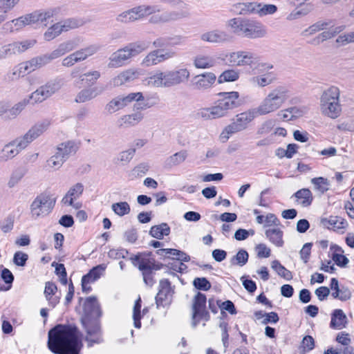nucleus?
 I'll return each mask as SVG.
<instances>
[{"instance_id": "f257e3e1", "label": "nucleus", "mask_w": 354, "mask_h": 354, "mask_svg": "<svg viewBox=\"0 0 354 354\" xmlns=\"http://www.w3.org/2000/svg\"><path fill=\"white\" fill-rule=\"evenodd\" d=\"M82 334L74 324H58L49 330L48 348L55 354H80Z\"/></svg>"}, {"instance_id": "f03ea898", "label": "nucleus", "mask_w": 354, "mask_h": 354, "mask_svg": "<svg viewBox=\"0 0 354 354\" xmlns=\"http://www.w3.org/2000/svg\"><path fill=\"white\" fill-rule=\"evenodd\" d=\"M102 311L97 297L91 296L85 299L83 305V313L80 318L81 324L86 332L85 340L88 346L103 342L102 328L100 318Z\"/></svg>"}, {"instance_id": "7ed1b4c3", "label": "nucleus", "mask_w": 354, "mask_h": 354, "mask_svg": "<svg viewBox=\"0 0 354 354\" xmlns=\"http://www.w3.org/2000/svg\"><path fill=\"white\" fill-rule=\"evenodd\" d=\"M217 95L220 98L214 102V105L201 109L197 113L199 117L205 120L220 118L227 115L229 111L241 105L237 91L221 92Z\"/></svg>"}, {"instance_id": "20e7f679", "label": "nucleus", "mask_w": 354, "mask_h": 354, "mask_svg": "<svg viewBox=\"0 0 354 354\" xmlns=\"http://www.w3.org/2000/svg\"><path fill=\"white\" fill-rule=\"evenodd\" d=\"M150 42L137 41L128 44L122 48L111 54L108 64L109 68H118L124 65L129 59L135 57L149 47Z\"/></svg>"}, {"instance_id": "39448f33", "label": "nucleus", "mask_w": 354, "mask_h": 354, "mask_svg": "<svg viewBox=\"0 0 354 354\" xmlns=\"http://www.w3.org/2000/svg\"><path fill=\"white\" fill-rule=\"evenodd\" d=\"M288 92L284 86H278L272 90L256 109L259 115H266L279 109L288 98Z\"/></svg>"}, {"instance_id": "423d86ee", "label": "nucleus", "mask_w": 354, "mask_h": 354, "mask_svg": "<svg viewBox=\"0 0 354 354\" xmlns=\"http://www.w3.org/2000/svg\"><path fill=\"white\" fill-rule=\"evenodd\" d=\"M259 115L256 109L239 113L236 115L233 122L227 125L221 134V138H225V142L229 138V135L242 131L246 129L249 124Z\"/></svg>"}, {"instance_id": "0eeeda50", "label": "nucleus", "mask_w": 354, "mask_h": 354, "mask_svg": "<svg viewBox=\"0 0 354 354\" xmlns=\"http://www.w3.org/2000/svg\"><path fill=\"white\" fill-rule=\"evenodd\" d=\"M78 148L73 140L62 142L57 146L56 153L48 160V165L55 169L60 168L71 156L75 154Z\"/></svg>"}, {"instance_id": "6e6552de", "label": "nucleus", "mask_w": 354, "mask_h": 354, "mask_svg": "<svg viewBox=\"0 0 354 354\" xmlns=\"http://www.w3.org/2000/svg\"><path fill=\"white\" fill-rule=\"evenodd\" d=\"M57 198H52L50 194L43 192L38 195L30 205V212L34 218L49 214L53 209Z\"/></svg>"}, {"instance_id": "1a4fd4ad", "label": "nucleus", "mask_w": 354, "mask_h": 354, "mask_svg": "<svg viewBox=\"0 0 354 354\" xmlns=\"http://www.w3.org/2000/svg\"><path fill=\"white\" fill-rule=\"evenodd\" d=\"M63 84V80L60 78L50 80L32 93L30 95V100L32 103L42 102L58 91Z\"/></svg>"}, {"instance_id": "9d476101", "label": "nucleus", "mask_w": 354, "mask_h": 354, "mask_svg": "<svg viewBox=\"0 0 354 354\" xmlns=\"http://www.w3.org/2000/svg\"><path fill=\"white\" fill-rule=\"evenodd\" d=\"M36 43L35 39H27L5 45L0 48V59L5 58L12 55L24 53L33 47Z\"/></svg>"}, {"instance_id": "9b49d317", "label": "nucleus", "mask_w": 354, "mask_h": 354, "mask_svg": "<svg viewBox=\"0 0 354 354\" xmlns=\"http://www.w3.org/2000/svg\"><path fill=\"white\" fill-rule=\"evenodd\" d=\"M190 77V73L186 68L164 72L165 87H171L184 83Z\"/></svg>"}, {"instance_id": "f8f14e48", "label": "nucleus", "mask_w": 354, "mask_h": 354, "mask_svg": "<svg viewBox=\"0 0 354 354\" xmlns=\"http://www.w3.org/2000/svg\"><path fill=\"white\" fill-rule=\"evenodd\" d=\"M214 73L206 72L194 76L190 81V86L196 91H204L210 88L215 83Z\"/></svg>"}, {"instance_id": "ddd939ff", "label": "nucleus", "mask_w": 354, "mask_h": 354, "mask_svg": "<svg viewBox=\"0 0 354 354\" xmlns=\"http://www.w3.org/2000/svg\"><path fill=\"white\" fill-rule=\"evenodd\" d=\"M50 124V122L48 120H44L36 123L22 138H21L23 142L19 143V146L22 148H26L31 142L46 131Z\"/></svg>"}, {"instance_id": "4468645a", "label": "nucleus", "mask_w": 354, "mask_h": 354, "mask_svg": "<svg viewBox=\"0 0 354 354\" xmlns=\"http://www.w3.org/2000/svg\"><path fill=\"white\" fill-rule=\"evenodd\" d=\"M230 64L233 66H250L254 64V55L248 51L239 50L226 55Z\"/></svg>"}, {"instance_id": "2eb2a0df", "label": "nucleus", "mask_w": 354, "mask_h": 354, "mask_svg": "<svg viewBox=\"0 0 354 354\" xmlns=\"http://www.w3.org/2000/svg\"><path fill=\"white\" fill-rule=\"evenodd\" d=\"M22 142L23 141L21 138H19L6 145L0 151V162H6L13 158L22 149H24L25 148L19 146V143Z\"/></svg>"}, {"instance_id": "dca6fc26", "label": "nucleus", "mask_w": 354, "mask_h": 354, "mask_svg": "<svg viewBox=\"0 0 354 354\" xmlns=\"http://www.w3.org/2000/svg\"><path fill=\"white\" fill-rule=\"evenodd\" d=\"M77 24L74 20H69L64 25L57 23L50 27L44 33V39L46 41H50L59 35L62 31L68 30V28H75L77 27Z\"/></svg>"}, {"instance_id": "f3484780", "label": "nucleus", "mask_w": 354, "mask_h": 354, "mask_svg": "<svg viewBox=\"0 0 354 354\" xmlns=\"http://www.w3.org/2000/svg\"><path fill=\"white\" fill-rule=\"evenodd\" d=\"M135 96H136V94H129L124 97H116L111 100L105 106V110L109 113H113L126 106L129 103L131 102L133 100Z\"/></svg>"}, {"instance_id": "a211bd4d", "label": "nucleus", "mask_w": 354, "mask_h": 354, "mask_svg": "<svg viewBox=\"0 0 354 354\" xmlns=\"http://www.w3.org/2000/svg\"><path fill=\"white\" fill-rule=\"evenodd\" d=\"M266 28L257 21L248 20L244 37L250 39L261 38L266 35Z\"/></svg>"}, {"instance_id": "6ab92c4d", "label": "nucleus", "mask_w": 354, "mask_h": 354, "mask_svg": "<svg viewBox=\"0 0 354 354\" xmlns=\"http://www.w3.org/2000/svg\"><path fill=\"white\" fill-rule=\"evenodd\" d=\"M55 13V10L49 9L48 10H35L31 13L24 15V19L28 25L38 22L44 23L51 18Z\"/></svg>"}, {"instance_id": "aec40b11", "label": "nucleus", "mask_w": 354, "mask_h": 354, "mask_svg": "<svg viewBox=\"0 0 354 354\" xmlns=\"http://www.w3.org/2000/svg\"><path fill=\"white\" fill-rule=\"evenodd\" d=\"M261 6V3L257 2L249 3H236L232 6V10L240 15H249L257 13V7Z\"/></svg>"}, {"instance_id": "412c9836", "label": "nucleus", "mask_w": 354, "mask_h": 354, "mask_svg": "<svg viewBox=\"0 0 354 354\" xmlns=\"http://www.w3.org/2000/svg\"><path fill=\"white\" fill-rule=\"evenodd\" d=\"M348 319L341 309H335L331 314L330 327L333 329H342L346 327Z\"/></svg>"}, {"instance_id": "4be33fe9", "label": "nucleus", "mask_w": 354, "mask_h": 354, "mask_svg": "<svg viewBox=\"0 0 354 354\" xmlns=\"http://www.w3.org/2000/svg\"><path fill=\"white\" fill-rule=\"evenodd\" d=\"M201 38L203 41L211 43H221L230 39L229 35L221 30H213L203 33Z\"/></svg>"}, {"instance_id": "5701e85b", "label": "nucleus", "mask_w": 354, "mask_h": 354, "mask_svg": "<svg viewBox=\"0 0 354 354\" xmlns=\"http://www.w3.org/2000/svg\"><path fill=\"white\" fill-rule=\"evenodd\" d=\"M139 72L134 70H127L120 73L117 77L113 78V84L114 86H121L127 82H131L134 80L138 78Z\"/></svg>"}, {"instance_id": "b1692460", "label": "nucleus", "mask_w": 354, "mask_h": 354, "mask_svg": "<svg viewBox=\"0 0 354 354\" xmlns=\"http://www.w3.org/2000/svg\"><path fill=\"white\" fill-rule=\"evenodd\" d=\"M248 20L242 18H234L228 21L227 25L232 28L234 34L244 37Z\"/></svg>"}, {"instance_id": "393cba45", "label": "nucleus", "mask_w": 354, "mask_h": 354, "mask_svg": "<svg viewBox=\"0 0 354 354\" xmlns=\"http://www.w3.org/2000/svg\"><path fill=\"white\" fill-rule=\"evenodd\" d=\"M322 112L331 118H337L342 111L339 101L321 104Z\"/></svg>"}, {"instance_id": "a878e982", "label": "nucleus", "mask_w": 354, "mask_h": 354, "mask_svg": "<svg viewBox=\"0 0 354 354\" xmlns=\"http://www.w3.org/2000/svg\"><path fill=\"white\" fill-rule=\"evenodd\" d=\"M141 12V6L133 8L131 10L120 14L118 17L117 20L124 23L133 21L142 17V14Z\"/></svg>"}, {"instance_id": "bb28decb", "label": "nucleus", "mask_w": 354, "mask_h": 354, "mask_svg": "<svg viewBox=\"0 0 354 354\" xmlns=\"http://www.w3.org/2000/svg\"><path fill=\"white\" fill-rule=\"evenodd\" d=\"M105 269L106 266L104 264H100L93 267L82 277L83 283H89L97 280L105 271Z\"/></svg>"}, {"instance_id": "cd10ccee", "label": "nucleus", "mask_w": 354, "mask_h": 354, "mask_svg": "<svg viewBox=\"0 0 354 354\" xmlns=\"http://www.w3.org/2000/svg\"><path fill=\"white\" fill-rule=\"evenodd\" d=\"M171 291V283L169 279H161L159 283L158 292L155 297L156 304L158 308L162 305V295H164L165 298H167Z\"/></svg>"}, {"instance_id": "c85d7f7f", "label": "nucleus", "mask_w": 354, "mask_h": 354, "mask_svg": "<svg viewBox=\"0 0 354 354\" xmlns=\"http://www.w3.org/2000/svg\"><path fill=\"white\" fill-rule=\"evenodd\" d=\"M144 118L143 114L140 112H135L132 114L125 115L120 118V127H129L138 124Z\"/></svg>"}, {"instance_id": "c756f323", "label": "nucleus", "mask_w": 354, "mask_h": 354, "mask_svg": "<svg viewBox=\"0 0 354 354\" xmlns=\"http://www.w3.org/2000/svg\"><path fill=\"white\" fill-rule=\"evenodd\" d=\"M266 236L277 247H282L284 244L283 240V232L279 228L269 229L265 232Z\"/></svg>"}, {"instance_id": "7c9ffc66", "label": "nucleus", "mask_w": 354, "mask_h": 354, "mask_svg": "<svg viewBox=\"0 0 354 354\" xmlns=\"http://www.w3.org/2000/svg\"><path fill=\"white\" fill-rule=\"evenodd\" d=\"M171 229L167 223H162L160 225H153L149 230V234L157 239H162L164 236L170 234Z\"/></svg>"}, {"instance_id": "2f4dec72", "label": "nucleus", "mask_w": 354, "mask_h": 354, "mask_svg": "<svg viewBox=\"0 0 354 354\" xmlns=\"http://www.w3.org/2000/svg\"><path fill=\"white\" fill-rule=\"evenodd\" d=\"M207 297L206 295L201 292H198L193 299L192 313L194 315H197L206 309Z\"/></svg>"}, {"instance_id": "473e14b6", "label": "nucleus", "mask_w": 354, "mask_h": 354, "mask_svg": "<svg viewBox=\"0 0 354 354\" xmlns=\"http://www.w3.org/2000/svg\"><path fill=\"white\" fill-rule=\"evenodd\" d=\"M181 42V37L179 36L176 37H164L156 39L153 42V46L155 48H164L168 46H173L178 45Z\"/></svg>"}, {"instance_id": "72a5a7b5", "label": "nucleus", "mask_w": 354, "mask_h": 354, "mask_svg": "<svg viewBox=\"0 0 354 354\" xmlns=\"http://www.w3.org/2000/svg\"><path fill=\"white\" fill-rule=\"evenodd\" d=\"M27 172L28 169L25 167H19L14 169L8 182V187L9 188L14 187L19 183V181L24 178Z\"/></svg>"}, {"instance_id": "f704fd0d", "label": "nucleus", "mask_w": 354, "mask_h": 354, "mask_svg": "<svg viewBox=\"0 0 354 354\" xmlns=\"http://www.w3.org/2000/svg\"><path fill=\"white\" fill-rule=\"evenodd\" d=\"M131 94L136 95L133 100L136 101V103L133 104V110L136 112H141L142 110H145L153 106V104L149 103L148 99L145 100L143 94L141 92L131 93Z\"/></svg>"}, {"instance_id": "c9c22d12", "label": "nucleus", "mask_w": 354, "mask_h": 354, "mask_svg": "<svg viewBox=\"0 0 354 354\" xmlns=\"http://www.w3.org/2000/svg\"><path fill=\"white\" fill-rule=\"evenodd\" d=\"M194 65L196 68H209L215 65V59L209 56L198 55L194 59Z\"/></svg>"}, {"instance_id": "e433bc0d", "label": "nucleus", "mask_w": 354, "mask_h": 354, "mask_svg": "<svg viewBox=\"0 0 354 354\" xmlns=\"http://www.w3.org/2000/svg\"><path fill=\"white\" fill-rule=\"evenodd\" d=\"M164 72L158 71L144 80V84L150 86L165 87Z\"/></svg>"}, {"instance_id": "4c0bfd02", "label": "nucleus", "mask_w": 354, "mask_h": 354, "mask_svg": "<svg viewBox=\"0 0 354 354\" xmlns=\"http://www.w3.org/2000/svg\"><path fill=\"white\" fill-rule=\"evenodd\" d=\"M339 90L336 86H330L321 96V104L339 101Z\"/></svg>"}, {"instance_id": "58836bf2", "label": "nucleus", "mask_w": 354, "mask_h": 354, "mask_svg": "<svg viewBox=\"0 0 354 354\" xmlns=\"http://www.w3.org/2000/svg\"><path fill=\"white\" fill-rule=\"evenodd\" d=\"M293 196L297 199H303L301 204L303 207L310 206L313 201V196L311 191L307 188H303L296 192Z\"/></svg>"}, {"instance_id": "ea45409f", "label": "nucleus", "mask_w": 354, "mask_h": 354, "mask_svg": "<svg viewBox=\"0 0 354 354\" xmlns=\"http://www.w3.org/2000/svg\"><path fill=\"white\" fill-rule=\"evenodd\" d=\"M40 68L39 66V62L37 57H34L30 60L22 63L19 65V75L24 76L26 73H29L31 71H35L36 68Z\"/></svg>"}, {"instance_id": "a19ab883", "label": "nucleus", "mask_w": 354, "mask_h": 354, "mask_svg": "<svg viewBox=\"0 0 354 354\" xmlns=\"http://www.w3.org/2000/svg\"><path fill=\"white\" fill-rule=\"evenodd\" d=\"M138 269L142 272L143 280L146 285L152 286L155 283L153 279V272H151V268L148 265L144 263H140Z\"/></svg>"}, {"instance_id": "79ce46f5", "label": "nucleus", "mask_w": 354, "mask_h": 354, "mask_svg": "<svg viewBox=\"0 0 354 354\" xmlns=\"http://www.w3.org/2000/svg\"><path fill=\"white\" fill-rule=\"evenodd\" d=\"M331 24V21H319L314 24L309 26L308 28L304 30L301 35L303 36H308L313 34H315L317 32H319L320 30H323L324 29H326L328 26H330Z\"/></svg>"}, {"instance_id": "37998d69", "label": "nucleus", "mask_w": 354, "mask_h": 354, "mask_svg": "<svg viewBox=\"0 0 354 354\" xmlns=\"http://www.w3.org/2000/svg\"><path fill=\"white\" fill-rule=\"evenodd\" d=\"M142 301L140 297H139L135 301L133 308V325L136 328H140L141 327V306H142Z\"/></svg>"}, {"instance_id": "c03bdc74", "label": "nucleus", "mask_w": 354, "mask_h": 354, "mask_svg": "<svg viewBox=\"0 0 354 354\" xmlns=\"http://www.w3.org/2000/svg\"><path fill=\"white\" fill-rule=\"evenodd\" d=\"M249 259V254L248 252L243 249H240L236 255H234L231 259L230 263L232 265H238L239 266H243L247 263Z\"/></svg>"}, {"instance_id": "a18cd8bd", "label": "nucleus", "mask_w": 354, "mask_h": 354, "mask_svg": "<svg viewBox=\"0 0 354 354\" xmlns=\"http://www.w3.org/2000/svg\"><path fill=\"white\" fill-rule=\"evenodd\" d=\"M271 267L280 277L287 280H290L292 278L291 272L282 266L279 261H273L271 263Z\"/></svg>"}, {"instance_id": "49530a36", "label": "nucleus", "mask_w": 354, "mask_h": 354, "mask_svg": "<svg viewBox=\"0 0 354 354\" xmlns=\"http://www.w3.org/2000/svg\"><path fill=\"white\" fill-rule=\"evenodd\" d=\"M111 209L113 212L119 216H123L128 214L131 211L130 205L125 201L113 203Z\"/></svg>"}, {"instance_id": "de8ad7c7", "label": "nucleus", "mask_w": 354, "mask_h": 354, "mask_svg": "<svg viewBox=\"0 0 354 354\" xmlns=\"http://www.w3.org/2000/svg\"><path fill=\"white\" fill-rule=\"evenodd\" d=\"M181 17H182V15L179 14L178 12H169V13L163 14L161 16H159V15L152 16L150 19V21L153 22V23H158V22H160V21L165 22V21H167L169 20L178 19L181 18Z\"/></svg>"}, {"instance_id": "09e8293b", "label": "nucleus", "mask_w": 354, "mask_h": 354, "mask_svg": "<svg viewBox=\"0 0 354 354\" xmlns=\"http://www.w3.org/2000/svg\"><path fill=\"white\" fill-rule=\"evenodd\" d=\"M239 77V73L235 70H226L223 71L218 78V83L221 84L225 82H234Z\"/></svg>"}, {"instance_id": "8fccbe9b", "label": "nucleus", "mask_w": 354, "mask_h": 354, "mask_svg": "<svg viewBox=\"0 0 354 354\" xmlns=\"http://www.w3.org/2000/svg\"><path fill=\"white\" fill-rule=\"evenodd\" d=\"M164 52V50L156 49L150 52L142 62V65L144 66H151L158 64V53Z\"/></svg>"}, {"instance_id": "3c124183", "label": "nucleus", "mask_w": 354, "mask_h": 354, "mask_svg": "<svg viewBox=\"0 0 354 354\" xmlns=\"http://www.w3.org/2000/svg\"><path fill=\"white\" fill-rule=\"evenodd\" d=\"M192 284L196 290L202 291H207L212 287L211 283L205 277H196L193 280Z\"/></svg>"}, {"instance_id": "603ef678", "label": "nucleus", "mask_w": 354, "mask_h": 354, "mask_svg": "<svg viewBox=\"0 0 354 354\" xmlns=\"http://www.w3.org/2000/svg\"><path fill=\"white\" fill-rule=\"evenodd\" d=\"M311 183L315 185V188L319 190L322 194L328 190V180L324 177L313 178L311 179Z\"/></svg>"}, {"instance_id": "864d4df0", "label": "nucleus", "mask_w": 354, "mask_h": 354, "mask_svg": "<svg viewBox=\"0 0 354 354\" xmlns=\"http://www.w3.org/2000/svg\"><path fill=\"white\" fill-rule=\"evenodd\" d=\"M216 304L218 306L221 308V313L223 315H226L224 310L227 311L231 315H236L237 313L234 303L230 300H226L225 301L217 300Z\"/></svg>"}, {"instance_id": "5fc2aeb1", "label": "nucleus", "mask_w": 354, "mask_h": 354, "mask_svg": "<svg viewBox=\"0 0 354 354\" xmlns=\"http://www.w3.org/2000/svg\"><path fill=\"white\" fill-rule=\"evenodd\" d=\"M1 277L8 286L7 287L0 286V290H8L11 288L12 283L14 281V276L12 273L8 268H3L1 270Z\"/></svg>"}, {"instance_id": "6e6d98bb", "label": "nucleus", "mask_w": 354, "mask_h": 354, "mask_svg": "<svg viewBox=\"0 0 354 354\" xmlns=\"http://www.w3.org/2000/svg\"><path fill=\"white\" fill-rule=\"evenodd\" d=\"M187 156L186 151H180L171 156L167 159V164L169 166L178 165L184 162Z\"/></svg>"}, {"instance_id": "4d7b16f0", "label": "nucleus", "mask_w": 354, "mask_h": 354, "mask_svg": "<svg viewBox=\"0 0 354 354\" xmlns=\"http://www.w3.org/2000/svg\"><path fill=\"white\" fill-rule=\"evenodd\" d=\"M136 153L135 149H129L126 151H123L120 152L117 158L115 163H122V165H125L130 162V160L133 158L134 154Z\"/></svg>"}, {"instance_id": "13d9d810", "label": "nucleus", "mask_w": 354, "mask_h": 354, "mask_svg": "<svg viewBox=\"0 0 354 354\" xmlns=\"http://www.w3.org/2000/svg\"><path fill=\"white\" fill-rule=\"evenodd\" d=\"M100 77V73L97 71L86 73L80 75V81H85L88 84L93 85Z\"/></svg>"}, {"instance_id": "bf43d9fd", "label": "nucleus", "mask_w": 354, "mask_h": 354, "mask_svg": "<svg viewBox=\"0 0 354 354\" xmlns=\"http://www.w3.org/2000/svg\"><path fill=\"white\" fill-rule=\"evenodd\" d=\"M277 11V7L273 4H264L261 5L259 7H257V13L259 15V16H265L267 15H272Z\"/></svg>"}, {"instance_id": "052dcab7", "label": "nucleus", "mask_w": 354, "mask_h": 354, "mask_svg": "<svg viewBox=\"0 0 354 354\" xmlns=\"http://www.w3.org/2000/svg\"><path fill=\"white\" fill-rule=\"evenodd\" d=\"M84 185L81 183H77L75 184L73 186H72L67 193L68 194V196H71V198L73 200H76L77 198H80V196L84 192Z\"/></svg>"}, {"instance_id": "680f3d73", "label": "nucleus", "mask_w": 354, "mask_h": 354, "mask_svg": "<svg viewBox=\"0 0 354 354\" xmlns=\"http://www.w3.org/2000/svg\"><path fill=\"white\" fill-rule=\"evenodd\" d=\"M26 104V102L24 100V102H20L16 104L11 109L8 108L7 118L9 119L16 118L21 112V111L25 108Z\"/></svg>"}, {"instance_id": "e2e57ef3", "label": "nucleus", "mask_w": 354, "mask_h": 354, "mask_svg": "<svg viewBox=\"0 0 354 354\" xmlns=\"http://www.w3.org/2000/svg\"><path fill=\"white\" fill-rule=\"evenodd\" d=\"M92 99H93L92 92L90 91L89 88H84L77 93L75 102L77 103H84Z\"/></svg>"}, {"instance_id": "0e129e2a", "label": "nucleus", "mask_w": 354, "mask_h": 354, "mask_svg": "<svg viewBox=\"0 0 354 354\" xmlns=\"http://www.w3.org/2000/svg\"><path fill=\"white\" fill-rule=\"evenodd\" d=\"M28 259V255L21 251H17L13 257V262L16 266H24Z\"/></svg>"}, {"instance_id": "69168bd1", "label": "nucleus", "mask_w": 354, "mask_h": 354, "mask_svg": "<svg viewBox=\"0 0 354 354\" xmlns=\"http://www.w3.org/2000/svg\"><path fill=\"white\" fill-rule=\"evenodd\" d=\"M128 254L129 251L124 248L111 249L108 252V256L111 259H119L120 258L125 259Z\"/></svg>"}, {"instance_id": "338daca9", "label": "nucleus", "mask_w": 354, "mask_h": 354, "mask_svg": "<svg viewBox=\"0 0 354 354\" xmlns=\"http://www.w3.org/2000/svg\"><path fill=\"white\" fill-rule=\"evenodd\" d=\"M312 246V243H306L303 245L301 250L299 252L300 258L301 259L304 263H307L308 262L311 253Z\"/></svg>"}, {"instance_id": "774afa93", "label": "nucleus", "mask_w": 354, "mask_h": 354, "mask_svg": "<svg viewBox=\"0 0 354 354\" xmlns=\"http://www.w3.org/2000/svg\"><path fill=\"white\" fill-rule=\"evenodd\" d=\"M125 240L129 243H135L138 238V231L136 228L132 227L127 230L124 233Z\"/></svg>"}]
</instances>
